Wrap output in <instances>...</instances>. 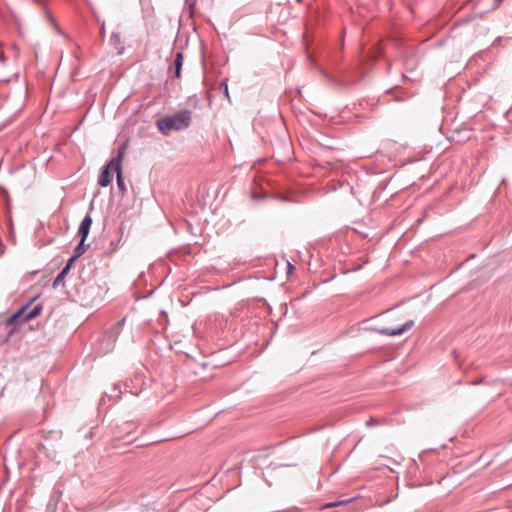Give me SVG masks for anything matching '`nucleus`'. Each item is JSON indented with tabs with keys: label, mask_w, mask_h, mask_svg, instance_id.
Wrapping results in <instances>:
<instances>
[{
	"label": "nucleus",
	"mask_w": 512,
	"mask_h": 512,
	"mask_svg": "<svg viewBox=\"0 0 512 512\" xmlns=\"http://www.w3.org/2000/svg\"><path fill=\"white\" fill-rule=\"evenodd\" d=\"M117 187H118V190L120 191L121 195H124L126 193L127 189H126L124 179L122 176V168L120 169V171H118V174H117Z\"/></svg>",
	"instance_id": "10"
},
{
	"label": "nucleus",
	"mask_w": 512,
	"mask_h": 512,
	"mask_svg": "<svg viewBox=\"0 0 512 512\" xmlns=\"http://www.w3.org/2000/svg\"><path fill=\"white\" fill-rule=\"evenodd\" d=\"M29 304L30 302L22 306L3 322L5 328H10L8 337L19 331L22 326L28 324L29 320L32 319V309L29 308Z\"/></svg>",
	"instance_id": "3"
},
{
	"label": "nucleus",
	"mask_w": 512,
	"mask_h": 512,
	"mask_svg": "<svg viewBox=\"0 0 512 512\" xmlns=\"http://www.w3.org/2000/svg\"><path fill=\"white\" fill-rule=\"evenodd\" d=\"M78 258L74 255H72L70 257V259L67 261L66 265L63 267V270H65L66 272H69L73 263L77 260Z\"/></svg>",
	"instance_id": "13"
},
{
	"label": "nucleus",
	"mask_w": 512,
	"mask_h": 512,
	"mask_svg": "<svg viewBox=\"0 0 512 512\" xmlns=\"http://www.w3.org/2000/svg\"><path fill=\"white\" fill-rule=\"evenodd\" d=\"M93 223V219L91 215L87 214L83 220L81 221L79 227H78V235L80 236V239H87L91 225Z\"/></svg>",
	"instance_id": "6"
},
{
	"label": "nucleus",
	"mask_w": 512,
	"mask_h": 512,
	"mask_svg": "<svg viewBox=\"0 0 512 512\" xmlns=\"http://www.w3.org/2000/svg\"><path fill=\"white\" fill-rule=\"evenodd\" d=\"M85 241H86V239H80L79 243L77 244V246L74 249L73 255L76 256L77 258L82 256L87 251V249L89 247V245L85 244Z\"/></svg>",
	"instance_id": "9"
},
{
	"label": "nucleus",
	"mask_w": 512,
	"mask_h": 512,
	"mask_svg": "<svg viewBox=\"0 0 512 512\" xmlns=\"http://www.w3.org/2000/svg\"><path fill=\"white\" fill-rule=\"evenodd\" d=\"M414 326L413 320L406 321L403 325L397 328H380L378 329V333L385 336H398L403 334L404 332L410 330Z\"/></svg>",
	"instance_id": "4"
},
{
	"label": "nucleus",
	"mask_w": 512,
	"mask_h": 512,
	"mask_svg": "<svg viewBox=\"0 0 512 512\" xmlns=\"http://www.w3.org/2000/svg\"><path fill=\"white\" fill-rule=\"evenodd\" d=\"M68 274L65 270H61V272L57 275L53 282V287H57L65 278V276Z\"/></svg>",
	"instance_id": "11"
},
{
	"label": "nucleus",
	"mask_w": 512,
	"mask_h": 512,
	"mask_svg": "<svg viewBox=\"0 0 512 512\" xmlns=\"http://www.w3.org/2000/svg\"><path fill=\"white\" fill-rule=\"evenodd\" d=\"M121 386L122 384H115L114 388L119 389V392L122 393Z\"/></svg>",
	"instance_id": "17"
},
{
	"label": "nucleus",
	"mask_w": 512,
	"mask_h": 512,
	"mask_svg": "<svg viewBox=\"0 0 512 512\" xmlns=\"http://www.w3.org/2000/svg\"><path fill=\"white\" fill-rule=\"evenodd\" d=\"M123 385H124L125 391H127V388H128L127 384H123Z\"/></svg>",
	"instance_id": "19"
},
{
	"label": "nucleus",
	"mask_w": 512,
	"mask_h": 512,
	"mask_svg": "<svg viewBox=\"0 0 512 512\" xmlns=\"http://www.w3.org/2000/svg\"><path fill=\"white\" fill-rule=\"evenodd\" d=\"M37 298H38V296L33 297L34 302L37 300Z\"/></svg>",
	"instance_id": "20"
},
{
	"label": "nucleus",
	"mask_w": 512,
	"mask_h": 512,
	"mask_svg": "<svg viewBox=\"0 0 512 512\" xmlns=\"http://www.w3.org/2000/svg\"><path fill=\"white\" fill-rule=\"evenodd\" d=\"M504 0H494L493 1V6H492V10H495L497 8H499L501 6V4L503 3Z\"/></svg>",
	"instance_id": "15"
},
{
	"label": "nucleus",
	"mask_w": 512,
	"mask_h": 512,
	"mask_svg": "<svg viewBox=\"0 0 512 512\" xmlns=\"http://www.w3.org/2000/svg\"><path fill=\"white\" fill-rule=\"evenodd\" d=\"M42 306L39 304L34 305V318L41 314Z\"/></svg>",
	"instance_id": "14"
},
{
	"label": "nucleus",
	"mask_w": 512,
	"mask_h": 512,
	"mask_svg": "<svg viewBox=\"0 0 512 512\" xmlns=\"http://www.w3.org/2000/svg\"><path fill=\"white\" fill-rule=\"evenodd\" d=\"M110 44L117 50L118 54H122L124 46L122 45L121 36L118 32H113L110 36Z\"/></svg>",
	"instance_id": "8"
},
{
	"label": "nucleus",
	"mask_w": 512,
	"mask_h": 512,
	"mask_svg": "<svg viewBox=\"0 0 512 512\" xmlns=\"http://www.w3.org/2000/svg\"><path fill=\"white\" fill-rule=\"evenodd\" d=\"M192 122V112L188 109H182L173 115L159 118L156 121L157 129L165 136H169L172 131H183L187 129Z\"/></svg>",
	"instance_id": "1"
},
{
	"label": "nucleus",
	"mask_w": 512,
	"mask_h": 512,
	"mask_svg": "<svg viewBox=\"0 0 512 512\" xmlns=\"http://www.w3.org/2000/svg\"><path fill=\"white\" fill-rule=\"evenodd\" d=\"M126 149V144H122L118 147L116 155L104 166L102 169V172L98 179V184L102 187H107L112 183V174L111 170L116 172V175L118 174V171H120L122 160L124 157Z\"/></svg>",
	"instance_id": "2"
},
{
	"label": "nucleus",
	"mask_w": 512,
	"mask_h": 512,
	"mask_svg": "<svg viewBox=\"0 0 512 512\" xmlns=\"http://www.w3.org/2000/svg\"><path fill=\"white\" fill-rule=\"evenodd\" d=\"M221 86H224V93L227 97H229L228 85L226 83H222Z\"/></svg>",
	"instance_id": "16"
},
{
	"label": "nucleus",
	"mask_w": 512,
	"mask_h": 512,
	"mask_svg": "<svg viewBox=\"0 0 512 512\" xmlns=\"http://www.w3.org/2000/svg\"><path fill=\"white\" fill-rule=\"evenodd\" d=\"M351 501H352V498L341 500V501H338V502L328 503L323 508H331V507H335V506H338V505L347 504V503H349Z\"/></svg>",
	"instance_id": "12"
},
{
	"label": "nucleus",
	"mask_w": 512,
	"mask_h": 512,
	"mask_svg": "<svg viewBox=\"0 0 512 512\" xmlns=\"http://www.w3.org/2000/svg\"><path fill=\"white\" fill-rule=\"evenodd\" d=\"M182 65H183V53L177 52L175 54V58H174V62H173L174 78H180Z\"/></svg>",
	"instance_id": "7"
},
{
	"label": "nucleus",
	"mask_w": 512,
	"mask_h": 512,
	"mask_svg": "<svg viewBox=\"0 0 512 512\" xmlns=\"http://www.w3.org/2000/svg\"><path fill=\"white\" fill-rule=\"evenodd\" d=\"M292 269H294V266L291 263H288V271L290 272Z\"/></svg>",
	"instance_id": "18"
},
{
	"label": "nucleus",
	"mask_w": 512,
	"mask_h": 512,
	"mask_svg": "<svg viewBox=\"0 0 512 512\" xmlns=\"http://www.w3.org/2000/svg\"><path fill=\"white\" fill-rule=\"evenodd\" d=\"M34 3H37L40 7V11L44 17V19L49 23V25L58 33H60V29L51 14V12L46 8L45 4L40 0H34Z\"/></svg>",
	"instance_id": "5"
}]
</instances>
